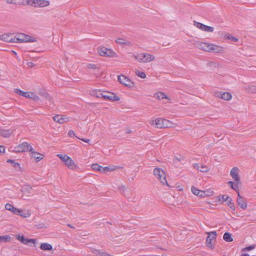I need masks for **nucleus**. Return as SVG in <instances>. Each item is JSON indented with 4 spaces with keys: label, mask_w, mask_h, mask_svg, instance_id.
I'll list each match as a JSON object with an SVG mask.
<instances>
[{
    "label": "nucleus",
    "mask_w": 256,
    "mask_h": 256,
    "mask_svg": "<svg viewBox=\"0 0 256 256\" xmlns=\"http://www.w3.org/2000/svg\"><path fill=\"white\" fill-rule=\"evenodd\" d=\"M209 236L207 237L206 240V246L210 248H214V245L212 243V241L214 239L216 238V231H212L208 233Z\"/></svg>",
    "instance_id": "6e6552de"
},
{
    "label": "nucleus",
    "mask_w": 256,
    "mask_h": 256,
    "mask_svg": "<svg viewBox=\"0 0 256 256\" xmlns=\"http://www.w3.org/2000/svg\"><path fill=\"white\" fill-rule=\"evenodd\" d=\"M246 92L248 94H255L256 93V86H246L244 88Z\"/></svg>",
    "instance_id": "4be33fe9"
},
{
    "label": "nucleus",
    "mask_w": 256,
    "mask_h": 256,
    "mask_svg": "<svg viewBox=\"0 0 256 256\" xmlns=\"http://www.w3.org/2000/svg\"><path fill=\"white\" fill-rule=\"evenodd\" d=\"M21 212L20 213L18 214V216H20L23 218H28L30 216V214L28 211L21 210Z\"/></svg>",
    "instance_id": "a19ab883"
},
{
    "label": "nucleus",
    "mask_w": 256,
    "mask_h": 256,
    "mask_svg": "<svg viewBox=\"0 0 256 256\" xmlns=\"http://www.w3.org/2000/svg\"><path fill=\"white\" fill-rule=\"evenodd\" d=\"M32 190V187L29 186H25L22 189V192L26 193L27 194H30Z\"/></svg>",
    "instance_id": "e433bc0d"
},
{
    "label": "nucleus",
    "mask_w": 256,
    "mask_h": 256,
    "mask_svg": "<svg viewBox=\"0 0 256 256\" xmlns=\"http://www.w3.org/2000/svg\"><path fill=\"white\" fill-rule=\"evenodd\" d=\"M11 240V237L8 235L0 236V242H8Z\"/></svg>",
    "instance_id": "72a5a7b5"
},
{
    "label": "nucleus",
    "mask_w": 256,
    "mask_h": 256,
    "mask_svg": "<svg viewBox=\"0 0 256 256\" xmlns=\"http://www.w3.org/2000/svg\"><path fill=\"white\" fill-rule=\"evenodd\" d=\"M110 170V168L108 166H106V167H102V172H106V171H109Z\"/></svg>",
    "instance_id": "5fc2aeb1"
},
{
    "label": "nucleus",
    "mask_w": 256,
    "mask_h": 256,
    "mask_svg": "<svg viewBox=\"0 0 256 256\" xmlns=\"http://www.w3.org/2000/svg\"><path fill=\"white\" fill-rule=\"evenodd\" d=\"M240 183V182H236L235 183H234L232 181H229L228 182V186L234 190L237 194H238V192H239V188H238V184Z\"/></svg>",
    "instance_id": "412c9836"
},
{
    "label": "nucleus",
    "mask_w": 256,
    "mask_h": 256,
    "mask_svg": "<svg viewBox=\"0 0 256 256\" xmlns=\"http://www.w3.org/2000/svg\"><path fill=\"white\" fill-rule=\"evenodd\" d=\"M20 144L14 147V152H22V147Z\"/></svg>",
    "instance_id": "09e8293b"
},
{
    "label": "nucleus",
    "mask_w": 256,
    "mask_h": 256,
    "mask_svg": "<svg viewBox=\"0 0 256 256\" xmlns=\"http://www.w3.org/2000/svg\"><path fill=\"white\" fill-rule=\"evenodd\" d=\"M191 190L193 194L198 196V194H199L200 190H198L197 188H196L194 186H192V187L191 188Z\"/></svg>",
    "instance_id": "c03bdc74"
},
{
    "label": "nucleus",
    "mask_w": 256,
    "mask_h": 256,
    "mask_svg": "<svg viewBox=\"0 0 256 256\" xmlns=\"http://www.w3.org/2000/svg\"><path fill=\"white\" fill-rule=\"evenodd\" d=\"M43 226H44V224H39V226H38V228H43Z\"/></svg>",
    "instance_id": "338daca9"
},
{
    "label": "nucleus",
    "mask_w": 256,
    "mask_h": 256,
    "mask_svg": "<svg viewBox=\"0 0 256 256\" xmlns=\"http://www.w3.org/2000/svg\"><path fill=\"white\" fill-rule=\"evenodd\" d=\"M212 46H214V44H208L206 42H201L200 44L199 48L204 51L210 52Z\"/></svg>",
    "instance_id": "dca6fc26"
},
{
    "label": "nucleus",
    "mask_w": 256,
    "mask_h": 256,
    "mask_svg": "<svg viewBox=\"0 0 256 256\" xmlns=\"http://www.w3.org/2000/svg\"><path fill=\"white\" fill-rule=\"evenodd\" d=\"M7 162L10 163L12 164V167L16 172L22 171L20 164L18 162H16L14 160L8 159L7 160Z\"/></svg>",
    "instance_id": "6ab92c4d"
},
{
    "label": "nucleus",
    "mask_w": 256,
    "mask_h": 256,
    "mask_svg": "<svg viewBox=\"0 0 256 256\" xmlns=\"http://www.w3.org/2000/svg\"><path fill=\"white\" fill-rule=\"evenodd\" d=\"M12 34H4L0 36V39L6 42H14L13 38H10Z\"/></svg>",
    "instance_id": "f3484780"
},
{
    "label": "nucleus",
    "mask_w": 256,
    "mask_h": 256,
    "mask_svg": "<svg viewBox=\"0 0 256 256\" xmlns=\"http://www.w3.org/2000/svg\"><path fill=\"white\" fill-rule=\"evenodd\" d=\"M230 197H229L228 196H226V195H222V200H223V202H227L228 201V199L230 198Z\"/></svg>",
    "instance_id": "603ef678"
},
{
    "label": "nucleus",
    "mask_w": 256,
    "mask_h": 256,
    "mask_svg": "<svg viewBox=\"0 0 256 256\" xmlns=\"http://www.w3.org/2000/svg\"><path fill=\"white\" fill-rule=\"evenodd\" d=\"M242 256H250V254H242Z\"/></svg>",
    "instance_id": "0e129e2a"
},
{
    "label": "nucleus",
    "mask_w": 256,
    "mask_h": 256,
    "mask_svg": "<svg viewBox=\"0 0 256 256\" xmlns=\"http://www.w3.org/2000/svg\"><path fill=\"white\" fill-rule=\"evenodd\" d=\"M238 168L237 167L233 168L230 172V175L234 179L235 182H240V178L238 174Z\"/></svg>",
    "instance_id": "4468645a"
},
{
    "label": "nucleus",
    "mask_w": 256,
    "mask_h": 256,
    "mask_svg": "<svg viewBox=\"0 0 256 256\" xmlns=\"http://www.w3.org/2000/svg\"><path fill=\"white\" fill-rule=\"evenodd\" d=\"M12 133V131L10 130H0V135L4 138L10 136Z\"/></svg>",
    "instance_id": "bb28decb"
},
{
    "label": "nucleus",
    "mask_w": 256,
    "mask_h": 256,
    "mask_svg": "<svg viewBox=\"0 0 256 256\" xmlns=\"http://www.w3.org/2000/svg\"><path fill=\"white\" fill-rule=\"evenodd\" d=\"M16 238L17 240H19L22 243L24 244H28L32 247H35L36 240L33 238H26L24 236L22 235L20 236L19 234H17L16 236Z\"/></svg>",
    "instance_id": "39448f33"
},
{
    "label": "nucleus",
    "mask_w": 256,
    "mask_h": 256,
    "mask_svg": "<svg viewBox=\"0 0 256 256\" xmlns=\"http://www.w3.org/2000/svg\"><path fill=\"white\" fill-rule=\"evenodd\" d=\"M14 92L17 94H18L22 96L25 98H28L30 97V92H24L20 89L18 88H15L14 89Z\"/></svg>",
    "instance_id": "b1692460"
},
{
    "label": "nucleus",
    "mask_w": 256,
    "mask_h": 256,
    "mask_svg": "<svg viewBox=\"0 0 256 256\" xmlns=\"http://www.w3.org/2000/svg\"><path fill=\"white\" fill-rule=\"evenodd\" d=\"M217 199L218 201H220L221 200V196H217Z\"/></svg>",
    "instance_id": "69168bd1"
},
{
    "label": "nucleus",
    "mask_w": 256,
    "mask_h": 256,
    "mask_svg": "<svg viewBox=\"0 0 256 256\" xmlns=\"http://www.w3.org/2000/svg\"><path fill=\"white\" fill-rule=\"evenodd\" d=\"M13 40L14 42H35L37 41L36 38L23 33L17 34L13 38Z\"/></svg>",
    "instance_id": "f257e3e1"
},
{
    "label": "nucleus",
    "mask_w": 256,
    "mask_h": 256,
    "mask_svg": "<svg viewBox=\"0 0 256 256\" xmlns=\"http://www.w3.org/2000/svg\"><path fill=\"white\" fill-rule=\"evenodd\" d=\"M153 173L162 184H166L169 186L166 178V174L162 168H156L154 170Z\"/></svg>",
    "instance_id": "7ed1b4c3"
},
{
    "label": "nucleus",
    "mask_w": 256,
    "mask_h": 256,
    "mask_svg": "<svg viewBox=\"0 0 256 256\" xmlns=\"http://www.w3.org/2000/svg\"><path fill=\"white\" fill-rule=\"evenodd\" d=\"M54 120L60 124H63L70 121V118H67L62 114H56L52 118Z\"/></svg>",
    "instance_id": "9d476101"
},
{
    "label": "nucleus",
    "mask_w": 256,
    "mask_h": 256,
    "mask_svg": "<svg viewBox=\"0 0 256 256\" xmlns=\"http://www.w3.org/2000/svg\"><path fill=\"white\" fill-rule=\"evenodd\" d=\"M5 148L3 146H0V154L4 153Z\"/></svg>",
    "instance_id": "6e6d98bb"
},
{
    "label": "nucleus",
    "mask_w": 256,
    "mask_h": 256,
    "mask_svg": "<svg viewBox=\"0 0 256 256\" xmlns=\"http://www.w3.org/2000/svg\"><path fill=\"white\" fill-rule=\"evenodd\" d=\"M102 98L104 100H110L113 101H118L120 100V98L118 96L112 92H106V94H103Z\"/></svg>",
    "instance_id": "ddd939ff"
},
{
    "label": "nucleus",
    "mask_w": 256,
    "mask_h": 256,
    "mask_svg": "<svg viewBox=\"0 0 256 256\" xmlns=\"http://www.w3.org/2000/svg\"><path fill=\"white\" fill-rule=\"evenodd\" d=\"M126 132V134H130V133H132V131L130 128H126V132Z\"/></svg>",
    "instance_id": "13d9d810"
},
{
    "label": "nucleus",
    "mask_w": 256,
    "mask_h": 256,
    "mask_svg": "<svg viewBox=\"0 0 256 256\" xmlns=\"http://www.w3.org/2000/svg\"><path fill=\"white\" fill-rule=\"evenodd\" d=\"M135 58L140 62H148L154 60L155 56L148 53H140L136 56Z\"/></svg>",
    "instance_id": "20e7f679"
},
{
    "label": "nucleus",
    "mask_w": 256,
    "mask_h": 256,
    "mask_svg": "<svg viewBox=\"0 0 256 256\" xmlns=\"http://www.w3.org/2000/svg\"><path fill=\"white\" fill-rule=\"evenodd\" d=\"M12 53H14V55H16H16L17 54V53H16V52H14V50H12Z\"/></svg>",
    "instance_id": "774afa93"
},
{
    "label": "nucleus",
    "mask_w": 256,
    "mask_h": 256,
    "mask_svg": "<svg viewBox=\"0 0 256 256\" xmlns=\"http://www.w3.org/2000/svg\"><path fill=\"white\" fill-rule=\"evenodd\" d=\"M27 65L28 67L32 68L34 67L35 64L32 62H30L27 63Z\"/></svg>",
    "instance_id": "4d7b16f0"
},
{
    "label": "nucleus",
    "mask_w": 256,
    "mask_h": 256,
    "mask_svg": "<svg viewBox=\"0 0 256 256\" xmlns=\"http://www.w3.org/2000/svg\"><path fill=\"white\" fill-rule=\"evenodd\" d=\"M50 2L46 0H38V5L39 7L44 8L48 6Z\"/></svg>",
    "instance_id": "c756f323"
},
{
    "label": "nucleus",
    "mask_w": 256,
    "mask_h": 256,
    "mask_svg": "<svg viewBox=\"0 0 256 256\" xmlns=\"http://www.w3.org/2000/svg\"><path fill=\"white\" fill-rule=\"evenodd\" d=\"M14 147H12V146H10V148H8V150L10 152H14Z\"/></svg>",
    "instance_id": "680f3d73"
},
{
    "label": "nucleus",
    "mask_w": 256,
    "mask_h": 256,
    "mask_svg": "<svg viewBox=\"0 0 256 256\" xmlns=\"http://www.w3.org/2000/svg\"><path fill=\"white\" fill-rule=\"evenodd\" d=\"M40 248L43 250H52V246L46 242L41 244Z\"/></svg>",
    "instance_id": "a878e982"
},
{
    "label": "nucleus",
    "mask_w": 256,
    "mask_h": 256,
    "mask_svg": "<svg viewBox=\"0 0 256 256\" xmlns=\"http://www.w3.org/2000/svg\"><path fill=\"white\" fill-rule=\"evenodd\" d=\"M68 135L70 137H72V138H74V136H76L75 133H74V131L72 130H69V132H68Z\"/></svg>",
    "instance_id": "864d4df0"
},
{
    "label": "nucleus",
    "mask_w": 256,
    "mask_h": 256,
    "mask_svg": "<svg viewBox=\"0 0 256 256\" xmlns=\"http://www.w3.org/2000/svg\"><path fill=\"white\" fill-rule=\"evenodd\" d=\"M227 206L232 209V210H236V206L232 202V199L231 198H230L228 201L226 202Z\"/></svg>",
    "instance_id": "f704fd0d"
},
{
    "label": "nucleus",
    "mask_w": 256,
    "mask_h": 256,
    "mask_svg": "<svg viewBox=\"0 0 256 256\" xmlns=\"http://www.w3.org/2000/svg\"><path fill=\"white\" fill-rule=\"evenodd\" d=\"M136 74L140 78H144L146 77V74L140 70H136Z\"/></svg>",
    "instance_id": "79ce46f5"
},
{
    "label": "nucleus",
    "mask_w": 256,
    "mask_h": 256,
    "mask_svg": "<svg viewBox=\"0 0 256 256\" xmlns=\"http://www.w3.org/2000/svg\"><path fill=\"white\" fill-rule=\"evenodd\" d=\"M92 168L94 170L102 172V166L98 164H94L92 165Z\"/></svg>",
    "instance_id": "ea45409f"
},
{
    "label": "nucleus",
    "mask_w": 256,
    "mask_h": 256,
    "mask_svg": "<svg viewBox=\"0 0 256 256\" xmlns=\"http://www.w3.org/2000/svg\"><path fill=\"white\" fill-rule=\"evenodd\" d=\"M93 95L96 96V97L99 98H102V96H103V92L100 90H95L92 92Z\"/></svg>",
    "instance_id": "58836bf2"
},
{
    "label": "nucleus",
    "mask_w": 256,
    "mask_h": 256,
    "mask_svg": "<svg viewBox=\"0 0 256 256\" xmlns=\"http://www.w3.org/2000/svg\"><path fill=\"white\" fill-rule=\"evenodd\" d=\"M28 98H32L34 100H38L40 99L39 97L34 92H30V97Z\"/></svg>",
    "instance_id": "37998d69"
},
{
    "label": "nucleus",
    "mask_w": 256,
    "mask_h": 256,
    "mask_svg": "<svg viewBox=\"0 0 256 256\" xmlns=\"http://www.w3.org/2000/svg\"><path fill=\"white\" fill-rule=\"evenodd\" d=\"M25 0H6V2L9 4L24 5Z\"/></svg>",
    "instance_id": "cd10ccee"
},
{
    "label": "nucleus",
    "mask_w": 256,
    "mask_h": 256,
    "mask_svg": "<svg viewBox=\"0 0 256 256\" xmlns=\"http://www.w3.org/2000/svg\"><path fill=\"white\" fill-rule=\"evenodd\" d=\"M223 51V48L222 46H216L214 44V46H212L210 52L214 53H221Z\"/></svg>",
    "instance_id": "5701e85b"
},
{
    "label": "nucleus",
    "mask_w": 256,
    "mask_h": 256,
    "mask_svg": "<svg viewBox=\"0 0 256 256\" xmlns=\"http://www.w3.org/2000/svg\"><path fill=\"white\" fill-rule=\"evenodd\" d=\"M224 240L227 242H231L233 240L232 234L228 232H226L223 236Z\"/></svg>",
    "instance_id": "7c9ffc66"
},
{
    "label": "nucleus",
    "mask_w": 256,
    "mask_h": 256,
    "mask_svg": "<svg viewBox=\"0 0 256 256\" xmlns=\"http://www.w3.org/2000/svg\"><path fill=\"white\" fill-rule=\"evenodd\" d=\"M194 25L200 30L205 32H212L214 30V27L208 26L196 21H194Z\"/></svg>",
    "instance_id": "1a4fd4ad"
},
{
    "label": "nucleus",
    "mask_w": 256,
    "mask_h": 256,
    "mask_svg": "<svg viewBox=\"0 0 256 256\" xmlns=\"http://www.w3.org/2000/svg\"><path fill=\"white\" fill-rule=\"evenodd\" d=\"M30 152L31 157L34 158L36 160V162H38L43 158L42 155L40 154L38 152L34 151L33 149Z\"/></svg>",
    "instance_id": "a211bd4d"
},
{
    "label": "nucleus",
    "mask_w": 256,
    "mask_h": 256,
    "mask_svg": "<svg viewBox=\"0 0 256 256\" xmlns=\"http://www.w3.org/2000/svg\"><path fill=\"white\" fill-rule=\"evenodd\" d=\"M86 66L88 68L92 70H96L99 68V67L97 65L93 64H88Z\"/></svg>",
    "instance_id": "49530a36"
},
{
    "label": "nucleus",
    "mask_w": 256,
    "mask_h": 256,
    "mask_svg": "<svg viewBox=\"0 0 256 256\" xmlns=\"http://www.w3.org/2000/svg\"><path fill=\"white\" fill-rule=\"evenodd\" d=\"M25 4H30L34 7H37L38 0H26Z\"/></svg>",
    "instance_id": "c9c22d12"
},
{
    "label": "nucleus",
    "mask_w": 256,
    "mask_h": 256,
    "mask_svg": "<svg viewBox=\"0 0 256 256\" xmlns=\"http://www.w3.org/2000/svg\"><path fill=\"white\" fill-rule=\"evenodd\" d=\"M216 96L223 99L225 100H229L232 98V94L229 92H218L215 94Z\"/></svg>",
    "instance_id": "f8f14e48"
},
{
    "label": "nucleus",
    "mask_w": 256,
    "mask_h": 256,
    "mask_svg": "<svg viewBox=\"0 0 256 256\" xmlns=\"http://www.w3.org/2000/svg\"><path fill=\"white\" fill-rule=\"evenodd\" d=\"M208 195H209V194H208V191H202V190H200L199 194H198V196L200 198H203V197H204L206 196H208Z\"/></svg>",
    "instance_id": "a18cd8bd"
},
{
    "label": "nucleus",
    "mask_w": 256,
    "mask_h": 256,
    "mask_svg": "<svg viewBox=\"0 0 256 256\" xmlns=\"http://www.w3.org/2000/svg\"><path fill=\"white\" fill-rule=\"evenodd\" d=\"M254 248H255L254 245H250V246H248L246 248H245L244 249L242 250H246L247 251H250V250L254 249Z\"/></svg>",
    "instance_id": "3c124183"
},
{
    "label": "nucleus",
    "mask_w": 256,
    "mask_h": 256,
    "mask_svg": "<svg viewBox=\"0 0 256 256\" xmlns=\"http://www.w3.org/2000/svg\"><path fill=\"white\" fill-rule=\"evenodd\" d=\"M193 166L196 170L203 172H208L210 170L209 168L206 166L200 164H194Z\"/></svg>",
    "instance_id": "2eb2a0df"
},
{
    "label": "nucleus",
    "mask_w": 256,
    "mask_h": 256,
    "mask_svg": "<svg viewBox=\"0 0 256 256\" xmlns=\"http://www.w3.org/2000/svg\"><path fill=\"white\" fill-rule=\"evenodd\" d=\"M224 38L227 40H230L234 42H236L238 41V38H236V37L233 36H232L231 34H226L225 35Z\"/></svg>",
    "instance_id": "4c0bfd02"
},
{
    "label": "nucleus",
    "mask_w": 256,
    "mask_h": 256,
    "mask_svg": "<svg viewBox=\"0 0 256 256\" xmlns=\"http://www.w3.org/2000/svg\"><path fill=\"white\" fill-rule=\"evenodd\" d=\"M119 188H120V190H123L124 192V190H126L125 187L124 186H120Z\"/></svg>",
    "instance_id": "bf43d9fd"
},
{
    "label": "nucleus",
    "mask_w": 256,
    "mask_h": 256,
    "mask_svg": "<svg viewBox=\"0 0 256 256\" xmlns=\"http://www.w3.org/2000/svg\"><path fill=\"white\" fill-rule=\"evenodd\" d=\"M58 156L70 169L75 170L78 168L74 161L68 156L59 154Z\"/></svg>",
    "instance_id": "f03ea898"
},
{
    "label": "nucleus",
    "mask_w": 256,
    "mask_h": 256,
    "mask_svg": "<svg viewBox=\"0 0 256 256\" xmlns=\"http://www.w3.org/2000/svg\"><path fill=\"white\" fill-rule=\"evenodd\" d=\"M5 208L12 212L14 210V206L9 203H6L5 205Z\"/></svg>",
    "instance_id": "de8ad7c7"
},
{
    "label": "nucleus",
    "mask_w": 256,
    "mask_h": 256,
    "mask_svg": "<svg viewBox=\"0 0 256 256\" xmlns=\"http://www.w3.org/2000/svg\"><path fill=\"white\" fill-rule=\"evenodd\" d=\"M236 203L238 206L242 210H246L247 208V202L244 198L238 192Z\"/></svg>",
    "instance_id": "9b49d317"
},
{
    "label": "nucleus",
    "mask_w": 256,
    "mask_h": 256,
    "mask_svg": "<svg viewBox=\"0 0 256 256\" xmlns=\"http://www.w3.org/2000/svg\"><path fill=\"white\" fill-rule=\"evenodd\" d=\"M99 254H100L102 256H107V254L106 253H105V252H100Z\"/></svg>",
    "instance_id": "e2e57ef3"
},
{
    "label": "nucleus",
    "mask_w": 256,
    "mask_h": 256,
    "mask_svg": "<svg viewBox=\"0 0 256 256\" xmlns=\"http://www.w3.org/2000/svg\"><path fill=\"white\" fill-rule=\"evenodd\" d=\"M22 152H30L32 150V146L26 142L20 144Z\"/></svg>",
    "instance_id": "aec40b11"
},
{
    "label": "nucleus",
    "mask_w": 256,
    "mask_h": 256,
    "mask_svg": "<svg viewBox=\"0 0 256 256\" xmlns=\"http://www.w3.org/2000/svg\"><path fill=\"white\" fill-rule=\"evenodd\" d=\"M118 80L120 84L127 87L132 88L134 86V83L130 78L124 75L118 76Z\"/></svg>",
    "instance_id": "423d86ee"
},
{
    "label": "nucleus",
    "mask_w": 256,
    "mask_h": 256,
    "mask_svg": "<svg viewBox=\"0 0 256 256\" xmlns=\"http://www.w3.org/2000/svg\"><path fill=\"white\" fill-rule=\"evenodd\" d=\"M81 140H82L83 142H87V143H88L90 141V140H88V139H85V138H82Z\"/></svg>",
    "instance_id": "052dcab7"
},
{
    "label": "nucleus",
    "mask_w": 256,
    "mask_h": 256,
    "mask_svg": "<svg viewBox=\"0 0 256 256\" xmlns=\"http://www.w3.org/2000/svg\"><path fill=\"white\" fill-rule=\"evenodd\" d=\"M162 126H162V128L170 127L172 124V122H171L166 119L162 118Z\"/></svg>",
    "instance_id": "2f4dec72"
},
{
    "label": "nucleus",
    "mask_w": 256,
    "mask_h": 256,
    "mask_svg": "<svg viewBox=\"0 0 256 256\" xmlns=\"http://www.w3.org/2000/svg\"><path fill=\"white\" fill-rule=\"evenodd\" d=\"M98 52L100 55L103 56L112 57L115 54L114 52L111 49L106 47L100 48H98Z\"/></svg>",
    "instance_id": "0eeeda50"
},
{
    "label": "nucleus",
    "mask_w": 256,
    "mask_h": 256,
    "mask_svg": "<svg viewBox=\"0 0 256 256\" xmlns=\"http://www.w3.org/2000/svg\"><path fill=\"white\" fill-rule=\"evenodd\" d=\"M154 96L160 100L168 98L165 94L161 92L155 94Z\"/></svg>",
    "instance_id": "473e14b6"
},
{
    "label": "nucleus",
    "mask_w": 256,
    "mask_h": 256,
    "mask_svg": "<svg viewBox=\"0 0 256 256\" xmlns=\"http://www.w3.org/2000/svg\"><path fill=\"white\" fill-rule=\"evenodd\" d=\"M162 118H157L154 120H152L151 124L154 125L156 128H162Z\"/></svg>",
    "instance_id": "c85d7f7f"
},
{
    "label": "nucleus",
    "mask_w": 256,
    "mask_h": 256,
    "mask_svg": "<svg viewBox=\"0 0 256 256\" xmlns=\"http://www.w3.org/2000/svg\"><path fill=\"white\" fill-rule=\"evenodd\" d=\"M116 42L122 46H130L131 42L122 38H118L116 40Z\"/></svg>",
    "instance_id": "393cba45"
},
{
    "label": "nucleus",
    "mask_w": 256,
    "mask_h": 256,
    "mask_svg": "<svg viewBox=\"0 0 256 256\" xmlns=\"http://www.w3.org/2000/svg\"><path fill=\"white\" fill-rule=\"evenodd\" d=\"M12 212H13V214H17V215H18V214H20V212H22L21 209H18L15 207H14V210Z\"/></svg>",
    "instance_id": "8fccbe9b"
}]
</instances>
